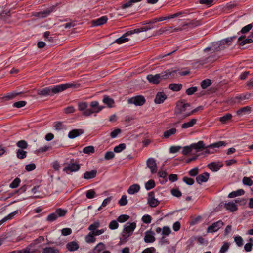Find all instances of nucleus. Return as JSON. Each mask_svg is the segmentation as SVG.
Returning <instances> with one entry per match:
<instances>
[{
  "instance_id": "obj_1",
  "label": "nucleus",
  "mask_w": 253,
  "mask_h": 253,
  "mask_svg": "<svg viewBox=\"0 0 253 253\" xmlns=\"http://www.w3.org/2000/svg\"><path fill=\"white\" fill-rule=\"evenodd\" d=\"M75 86V85L73 84L66 83L61 84L53 86L45 87L42 89L38 90L37 94L40 96H43L48 95L51 96L53 94L62 92L67 88L73 87Z\"/></svg>"
},
{
  "instance_id": "obj_2",
  "label": "nucleus",
  "mask_w": 253,
  "mask_h": 253,
  "mask_svg": "<svg viewBox=\"0 0 253 253\" xmlns=\"http://www.w3.org/2000/svg\"><path fill=\"white\" fill-rule=\"evenodd\" d=\"M136 227L135 222H127L125 225L123 232V236L124 238H127L131 235Z\"/></svg>"
},
{
  "instance_id": "obj_3",
  "label": "nucleus",
  "mask_w": 253,
  "mask_h": 253,
  "mask_svg": "<svg viewBox=\"0 0 253 253\" xmlns=\"http://www.w3.org/2000/svg\"><path fill=\"white\" fill-rule=\"evenodd\" d=\"M227 144V143L225 141H218L215 143H213L205 147V154H212L215 152V148H218L221 146H225Z\"/></svg>"
},
{
  "instance_id": "obj_4",
  "label": "nucleus",
  "mask_w": 253,
  "mask_h": 253,
  "mask_svg": "<svg viewBox=\"0 0 253 253\" xmlns=\"http://www.w3.org/2000/svg\"><path fill=\"white\" fill-rule=\"evenodd\" d=\"M225 48L223 46L221 41L216 42H213L210 47H208L204 49V52L205 53L207 51H211V53H214L215 52L220 51Z\"/></svg>"
},
{
  "instance_id": "obj_5",
  "label": "nucleus",
  "mask_w": 253,
  "mask_h": 253,
  "mask_svg": "<svg viewBox=\"0 0 253 253\" xmlns=\"http://www.w3.org/2000/svg\"><path fill=\"white\" fill-rule=\"evenodd\" d=\"M80 168V166L79 163L74 159H72L67 166L64 168L63 171L66 172L68 171L76 172L79 170Z\"/></svg>"
},
{
  "instance_id": "obj_6",
  "label": "nucleus",
  "mask_w": 253,
  "mask_h": 253,
  "mask_svg": "<svg viewBox=\"0 0 253 253\" xmlns=\"http://www.w3.org/2000/svg\"><path fill=\"white\" fill-rule=\"evenodd\" d=\"M90 107L91 108L89 109V110L86 112V115H91L93 113H98L104 107V106H99L98 102L96 101L91 102L90 104Z\"/></svg>"
},
{
  "instance_id": "obj_7",
  "label": "nucleus",
  "mask_w": 253,
  "mask_h": 253,
  "mask_svg": "<svg viewBox=\"0 0 253 253\" xmlns=\"http://www.w3.org/2000/svg\"><path fill=\"white\" fill-rule=\"evenodd\" d=\"M127 102L128 104H133L136 106H142L145 103L146 100L144 96L138 95L129 98Z\"/></svg>"
},
{
  "instance_id": "obj_8",
  "label": "nucleus",
  "mask_w": 253,
  "mask_h": 253,
  "mask_svg": "<svg viewBox=\"0 0 253 253\" xmlns=\"http://www.w3.org/2000/svg\"><path fill=\"white\" fill-rule=\"evenodd\" d=\"M190 107V104L185 103L183 101H178L176 103L175 109V113L176 115H182L187 107Z\"/></svg>"
},
{
  "instance_id": "obj_9",
  "label": "nucleus",
  "mask_w": 253,
  "mask_h": 253,
  "mask_svg": "<svg viewBox=\"0 0 253 253\" xmlns=\"http://www.w3.org/2000/svg\"><path fill=\"white\" fill-rule=\"evenodd\" d=\"M224 225L223 222L221 220L213 223L211 225L209 226L207 229V232L213 233L217 231Z\"/></svg>"
},
{
  "instance_id": "obj_10",
  "label": "nucleus",
  "mask_w": 253,
  "mask_h": 253,
  "mask_svg": "<svg viewBox=\"0 0 253 253\" xmlns=\"http://www.w3.org/2000/svg\"><path fill=\"white\" fill-rule=\"evenodd\" d=\"M147 202L149 205L153 208L157 206L160 203L157 199L155 198L154 192L153 191L148 193Z\"/></svg>"
},
{
  "instance_id": "obj_11",
  "label": "nucleus",
  "mask_w": 253,
  "mask_h": 253,
  "mask_svg": "<svg viewBox=\"0 0 253 253\" xmlns=\"http://www.w3.org/2000/svg\"><path fill=\"white\" fill-rule=\"evenodd\" d=\"M147 166L150 169L152 174L157 172V166L155 160L153 158H149L146 162Z\"/></svg>"
},
{
  "instance_id": "obj_12",
  "label": "nucleus",
  "mask_w": 253,
  "mask_h": 253,
  "mask_svg": "<svg viewBox=\"0 0 253 253\" xmlns=\"http://www.w3.org/2000/svg\"><path fill=\"white\" fill-rule=\"evenodd\" d=\"M223 164L222 162H212L209 163L207 167L209 168L213 172H216L218 171L222 167Z\"/></svg>"
},
{
  "instance_id": "obj_13",
  "label": "nucleus",
  "mask_w": 253,
  "mask_h": 253,
  "mask_svg": "<svg viewBox=\"0 0 253 253\" xmlns=\"http://www.w3.org/2000/svg\"><path fill=\"white\" fill-rule=\"evenodd\" d=\"M78 110L82 112L83 116L85 117L90 116V115H86L85 113L87 111L89 110V109L87 108L88 105L86 102H80L78 104Z\"/></svg>"
},
{
  "instance_id": "obj_14",
  "label": "nucleus",
  "mask_w": 253,
  "mask_h": 253,
  "mask_svg": "<svg viewBox=\"0 0 253 253\" xmlns=\"http://www.w3.org/2000/svg\"><path fill=\"white\" fill-rule=\"evenodd\" d=\"M155 233L152 231L151 230H150L149 231H147L145 233V236H144V241L146 243H153L155 240V238L154 237Z\"/></svg>"
},
{
  "instance_id": "obj_15",
  "label": "nucleus",
  "mask_w": 253,
  "mask_h": 253,
  "mask_svg": "<svg viewBox=\"0 0 253 253\" xmlns=\"http://www.w3.org/2000/svg\"><path fill=\"white\" fill-rule=\"evenodd\" d=\"M252 38L250 36L248 38H245V36H241L238 39L237 42L240 45L244 46L246 44L252 43L253 41Z\"/></svg>"
},
{
  "instance_id": "obj_16",
  "label": "nucleus",
  "mask_w": 253,
  "mask_h": 253,
  "mask_svg": "<svg viewBox=\"0 0 253 253\" xmlns=\"http://www.w3.org/2000/svg\"><path fill=\"white\" fill-rule=\"evenodd\" d=\"M167 96L163 92H158L155 97L154 102L156 104H161L164 102Z\"/></svg>"
},
{
  "instance_id": "obj_17",
  "label": "nucleus",
  "mask_w": 253,
  "mask_h": 253,
  "mask_svg": "<svg viewBox=\"0 0 253 253\" xmlns=\"http://www.w3.org/2000/svg\"><path fill=\"white\" fill-rule=\"evenodd\" d=\"M209 173L208 172H204L197 176L196 180V182L201 184L203 182H206L208 181L209 178Z\"/></svg>"
},
{
  "instance_id": "obj_18",
  "label": "nucleus",
  "mask_w": 253,
  "mask_h": 253,
  "mask_svg": "<svg viewBox=\"0 0 253 253\" xmlns=\"http://www.w3.org/2000/svg\"><path fill=\"white\" fill-rule=\"evenodd\" d=\"M84 133L82 129H75L70 131L68 133V137L70 139H74L80 136Z\"/></svg>"
},
{
  "instance_id": "obj_19",
  "label": "nucleus",
  "mask_w": 253,
  "mask_h": 253,
  "mask_svg": "<svg viewBox=\"0 0 253 253\" xmlns=\"http://www.w3.org/2000/svg\"><path fill=\"white\" fill-rule=\"evenodd\" d=\"M23 93L22 92L20 91H13L11 92H9L6 95H5L3 97L2 99L4 100L7 101L11 99H12L16 97L17 95H20L21 94Z\"/></svg>"
},
{
  "instance_id": "obj_20",
  "label": "nucleus",
  "mask_w": 253,
  "mask_h": 253,
  "mask_svg": "<svg viewBox=\"0 0 253 253\" xmlns=\"http://www.w3.org/2000/svg\"><path fill=\"white\" fill-rule=\"evenodd\" d=\"M108 20V18L106 16H102L96 20L92 21V25L93 26H100L105 24Z\"/></svg>"
},
{
  "instance_id": "obj_21",
  "label": "nucleus",
  "mask_w": 253,
  "mask_h": 253,
  "mask_svg": "<svg viewBox=\"0 0 253 253\" xmlns=\"http://www.w3.org/2000/svg\"><path fill=\"white\" fill-rule=\"evenodd\" d=\"M59 250L55 247L46 246L43 248L42 253H59Z\"/></svg>"
},
{
  "instance_id": "obj_22",
  "label": "nucleus",
  "mask_w": 253,
  "mask_h": 253,
  "mask_svg": "<svg viewBox=\"0 0 253 253\" xmlns=\"http://www.w3.org/2000/svg\"><path fill=\"white\" fill-rule=\"evenodd\" d=\"M140 187L137 184H134L131 185L127 190V193L129 194L132 195L138 192Z\"/></svg>"
},
{
  "instance_id": "obj_23",
  "label": "nucleus",
  "mask_w": 253,
  "mask_h": 253,
  "mask_svg": "<svg viewBox=\"0 0 253 253\" xmlns=\"http://www.w3.org/2000/svg\"><path fill=\"white\" fill-rule=\"evenodd\" d=\"M66 247L69 251L73 252L77 250L79 248V246L77 242L72 241L67 244Z\"/></svg>"
},
{
  "instance_id": "obj_24",
  "label": "nucleus",
  "mask_w": 253,
  "mask_h": 253,
  "mask_svg": "<svg viewBox=\"0 0 253 253\" xmlns=\"http://www.w3.org/2000/svg\"><path fill=\"white\" fill-rule=\"evenodd\" d=\"M197 121L196 119H192L189 121L183 123L181 126V127L183 129H187L191 127L196 124Z\"/></svg>"
},
{
  "instance_id": "obj_25",
  "label": "nucleus",
  "mask_w": 253,
  "mask_h": 253,
  "mask_svg": "<svg viewBox=\"0 0 253 253\" xmlns=\"http://www.w3.org/2000/svg\"><path fill=\"white\" fill-rule=\"evenodd\" d=\"M97 174L96 170H92L90 171H86L84 174V178L85 179H90L96 177Z\"/></svg>"
},
{
  "instance_id": "obj_26",
  "label": "nucleus",
  "mask_w": 253,
  "mask_h": 253,
  "mask_svg": "<svg viewBox=\"0 0 253 253\" xmlns=\"http://www.w3.org/2000/svg\"><path fill=\"white\" fill-rule=\"evenodd\" d=\"M201 25H202V22L201 20H193L191 21L189 23L184 24L183 25V27L187 26L189 28H193Z\"/></svg>"
},
{
  "instance_id": "obj_27",
  "label": "nucleus",
  "mask_w": 253,
  "mask_h": 253,
  "mask_svg": "<svg viewBox=\"0 0 253 253\" xmlns=\"http://www.w3.org/2000/svg\"><path fill=\"white\" fill-rule=\"evenodd\" d=\"M55 9V6H52L49 8L48 9H46L43 11L40 12L38 13V16L40 17H46L48 15L50 14L51 12L54 11Z\"/></svg>"
},
{
  "instance_id": "obj_28",
  "label": "nucleus",
  "mask_w": 253,
  "mask_h": 253,
  "mask_svg": "<svg viewBox=\"0 0 253 253\" xmlns=\"http://www.w3.org/2000/svg\"><path fill=\"white\" fill-rule=\"evenodd\" d=\"M146 78L150 83L153 84H157L159 83L157 74L155 75L149 74L147 76Z\"/></svg>"
},
{
  "instance_id": "obj_29",
  "label": "nucleus",
  "mask_w": 253,
  "mask_h": 253,
  "mask_svg": "<svg viewBox=\"0 0 253 253\" xmlns=\"http://www.w3.org/2000/svg\"><path fill=\"white\" fill-rule=\"evenodd\" d=\"M177 70H173L171 72H170L169 70H166L161 72L160 74L162 76V79L163 80H166L171 75H174L175 74H177Z\"/></svg>"
},
{
  "instance_id": "obj_30",
  "label": "nucleus",
  "mask_w": 253,
  "mask_h": 253,
  "mask_svg": "<svg viewBox=\"0 0 253 253\" xmlns=\"http://www.w3.org/2000/svg\"><path fill=\"white\" fill-rule=\"evenodd\" d=\"M245 193V191L243 189H238L237 191H233L230 193L228 196L229 198H234L238 196H241Z\"/></svg>"
},
{
  "instance_id": "obj_31",
  "label": "nucleus",
  "mask_w": 253,
  "mask_h": 253,
  "mask_svg": "<svg viewBox=\"0 0 253 253\" xmlns=\"http://www.w3.org/2000/svg\"><path fill=\"white\" fill-rule=\"evenodd\" d=\"M182 87V85L181 84L172 83L169 85V88L173 91H179Z\"/></svg>"
},
{
  "instance_id": "obj_32",
  "label": "nucleus",
  "mask_w": 253,
  "mask_h": 253,
  "mask_svg": "<svg viewBox=\"0 0 253 253\" xmlns=\"http://www.w3.org/2000/svg\"><path fill=\"white\" fill-rule=\"evenodd\" d=\"M191 147L193 148V149H196L197 151H198L202 148L205 149L206 146L203 141H199L196 143L192 144Z\"/></svg>"
},
{
  "instance_id": "obj_33",
  "label": "nucleus",
  "mask_w": 253,
  "mask_h": 253,
  "mask_svg": "<svg viewBox=\"0 0 253 253\" xmlns=\"http://www.w3.org/2000/svg\"><path fill=\"white\" fill-rule=\"evenodd\" d=\"M18 212V210H16L10 214H9L8 215L4 217L3 219H2L1 220H0V225L2 224L3 223L6 222V221L11 219Z\"/></svg>"
},
{
  "instance_id": "obj_34",
  "label": "nucleus",
  "mask_w": 253,
  "mask_h": 253,
  "mask_svg": "<svg viewBox=\"0 0 253 253\" xmlns=\"http://www.w3.org/2000/svg\"><path fill=\"white\" fill-rule=\"evenodd\" d=\"M105 249V245L102 242L99 243L93 249L94 253H100Z\"/></svg>"
},
{
  "instance_id": "obj_35",
  "label": "nucleus",
  "mask_w": 253,
  "mask_h": 253,
  "mask_svg": "<svg viewBox=\"0 0 253 253\" xmlns=\"http://www.w3.org/2000/svg\"><path fill=\"white\" fill-rule=\"evenodd\" d=\"M85 241L87 243H92L95 242L96 238L94 237V235L93 232H90L85 237Z\"/></svg>"
},
{
  "instance_id": "obj_36",
  "label": "nucleus",
  "mask_w": 253,
  "mask_h": 253,
  "mask_svg": "<svg viewBox=\"0 0 253 253\" xmlns=\"http://www.w3.org/2000/svg\"><path fill=\"white\" fill-rule=\"evenodd\" d=\"M225 207L228 210H229L231 212H234L237 211V206L233 202H229L225 204Z\"/></svg>"
},
{
  "instance_id": "obj_37",
  "label": "nucleus",
  "mask_w": 253,
  "mask_h": 253,
  "mask_svg": "<svg viewBox=\"0 0 253 253\" xmlns=\"http://www.w3.org/2000/svg\"><path fill=\"white\" fill-rule=\"evenodd\" d=\"M176 132H177V130L176 128H172L170 129L166 130L164 132L163 135L165 138H168L169 137H170V136L175 134Z\"/></svg>"
},
{
  "instance_id": "obj_38",
  "label": "nucleus",
  "mask_w": 253,
  "mask_h": 253,
  "mask_svg": "<svg viewBox=\"0 0 253 253\" xmlns=\"http://www.w3.org/2000/svg\"><path fill=\"white\" fill-rule=\"evenodd\" d=\"M103 102L108 105L109 107H111L113 104L114 103V100L107 95L103 96Z\"/></svg>"
},
{
  "instance_id": "obj_39",
  "label": "nucleus",
  "mask_w": 253,
  "mask_h": 253,
  "mask_svg": "<svg viewBox=\"0 0 253 253\" xmlns=\"http://www.w3.org/2000/svg\"><path fill=\"white\" fill-rule=\"evenodd\" d=\"M237 38V36H234L230 37L227 38L225 39L221 40V43H222L223 46L225 44L229 46L231 44L232 42Z\"/></svg>"
},
{
  "instance_id": "obj_40",
  "label": "nucleus",
  "mask_w": 253,
  "mask_h": 253,
  "mask_svg": "<svg viewBox=\"0 0 253 253\" xmlns=\"http://www.w3.org/2000/svg\"><path fill=\"white\" fill-rule=\"evenodd\" d=\"M16 145L20 148L19 149L22 150L26 149L28 146L27 142L24 140H21L18 141L16 143Z\"/></svg>"
},
{
  "instance_id": "obj_41",
  "label": "nucleus",
  "mask_w": 253,
  "mask_h": 253,
  "mask_svg": "<svg viewBox=\"0 0 253 253\" xmlns=\"http://www.w3.org/2000/svg\"><path fill=\"white\" fill-rule=\"evenodd\" d=\"M16 156L20 159H23L26 157L27 152L22 149H18L16 152Z\"/></svg>"
},
{
  "instance_id": "obj_42",
  "label": "nucleus",
  "mask_w": 253,
  "mask_h": 253,
  "mask_svg": "<svg viewBox=\"0 0 253 253\" xmlns=\"http://www.w3.org/2000/svg\"><path fill=\"white\" fill-rule=\"evenodd\" d=\"M203 109V106H198L196 108H195V109L192 110L191 112H189V113H186L185 114H184L183 115H182L181 116V118L183 119V118H185L188 116H189L191 115H192L193 114H194V113L200 110H202Z\"/></svg>"
},
{
  "instance_id": "obj_43",
  "label": "nucleus",
  "mask_w": 253,
  "mask_h": 253,
  "mask_svg": "<svg viewBox=\"0 0 253 253\" xmlns=\"http://www.w3.org/2000/svg\"><path fill=\"white\" fill-rule=\"evenodd\" d=\"M126 36L125 33L122 36L117 39L115 42L119 44L125 43L129 41V39L126 38Z\"/></svg>"
},
{
  "instance_id": "obj_44",
  "label": "nucleus",
  "mask_w": 253,
  "mask_h": 253,
  "mask_svg": "<svg viewBox=\"0 0 253 253\" xmlns=\"http://www.w3.org/2000/svg\"><path fill=\"white\" fill-rule=\"evenodd\" d=\"M192 150L191 144L189 146H184L182 148V153L183 155H187L192 153Z\"/></svg>"
},
{
  "instance_id": "obj_45",
  "label": "nucleus",
  "mask_w": 253,
  "mask_h": 253,
  "mask_svg": "<svg viewBox=\"0 0 253 253\" xmlns=\"http://www.w3.org/2000/svg\"><path fill=\"white\" fill-rule=\"evenodd\" d=\"M155 186V183L154 180L150 179L147 181L145 185V187L147 190H151Z\"/></svg>"
},
{
  "instance_id": "obj_46",
  "label": "nucleus",
  "mask_w": 253,
  "mask_h": 253,
  "mask_svg": "<svg viewBox=\"0 0 253 253\" xmlns=\"http://www.w3.org/2000/svg\"><path fill=\"white\" fill-rule=\"evenodd\" d=\"M232 117V115L230 113H226L223 116L220 118L219 120L222 123H226L230 120Z\"/></svg>"
},
{
  "instance_id": "obj_47",
  "label": "nucleus",
  "mask_w": 253,
  "mask_h": 253,
  "mask_svg": "<svg viewBox=\"0 0 253 253\" xmlns=\"http://www.w3.org/2000/svg\"><path fill=\"white\" fill-rule=\"evenodd\" d=\"M251 110V108L249 106H246L241 108L237 111V114L239 116H242L245 114L246 112H249Z\"/></svg>"
},
{
  "instance_id": "obj_48",
  "label": "nucleus",
  "mask_w": 253,
  "mask_h": 253,
  "mask_svg": "<svg viewBox=\"0 0 253 253\" xmlns=\"http://www.w3.org/2000/svg\"><path fill=\"white\" fill-rule=\"evenodd\" d=\"M100 227V223L99 221L94 222L91 224L88 228V229L91 232H94L97 230V228Z\"/></svg>"
},
{
  "instance_id": "obj_49",
  "label": "nucleus",
  "mask_w": 253,
  "mask_h": 253,
  "mask_svg": "<svg viewBox=\"0 0 253 253\" xmlns=\"http://www.w3.org/2000/svg\"><path fill=\"white\" fill-rule=\"evenodd\" d=\"M55 212L57 215V217H59L65 216L67 212V211L66 210L62 209L61 208H59L57 209Z\"/></svg>"
},
{
  "instance_id": "obj_50",
  "label": "nucleus",
  "mask_w": 253,
  "mask_h": 253,
  "mask_svg": "<svg viewBox=\"0 0 253 253\" xmlns=\"http://www.w3.org/2000/svg\"><path fill=\"white\" fill-rule=\"evenodd\" d=\"M211 84V81L210 79H207L202 81L201 83V86L203 89H206L210 86Z\"/></svg>"
},
{
  "instance_id": "obj_51",
  "label": "nucleus",
  "mask_w": 253,
  "mask_h": 253,
  "mask_svg": "<svg viewBox=\"0 0 253 253\" xmlns=\"http://www.w3.org/2000/svg\"><path fill=\"white\" fill-rule=\"evenodd\" d=\"M83 152L88 154L93 153L94 152V148L92 146H86L83 149Z\"/></svg>"
},
{
  "instance_id": "obj_52",
  "label": "nucleus",
  "mask_w": 253,
  "mask_h": 253,
  "mask_svg": "<svg viewBox=\"0 0 253 253\" xmlns=\"http://www.w3.org/2000/svg\"><path fill=\"white\" fill-rule=\"evenodd\" d=\"M145 30L143 29V28L135 29L133 30L128 31L125 33L126 36H129L132 34L139 33L141 32H144Z\"/></svg>"
},
{
  "instance_id": "obj_53",
  "label": "nucleus",
  "mask_w": 253,
  "mask_h": 253,
  "mask_svg": "<svg viewBox=\"0 0 253 253\" xmlns=\"http://www.w3.org/2000/svg\"><path fill=\"white\" fill-rule=\"evenodd\" d=\"M126 148V144L125 143L120 144L119 145L115 146L114 148V151L116 153H119Z\"/></svg>"
},
{
  "instance_id": "obj_54",
  "label": "nucleus",
  "mask_w": 253,
  "mask_h": 253,
  "mask_svg": "<svg viewBox=\"0 0 253 253\" xmlns=\"http://www.w3.org/2000/svg\"><path fill=\"white\" fill-rule=\"evenodd\" d=\"M54 128L55 130L59 131L65 129L66 127L61 122H57L54 126Z\"/></svg>"
},
{
  "instance_id": "obj_55",
  "label": "nucleus",
  "mask_w": 253,
  "mask_h": 253,
  "mask_svg": "<svg viewBox=\"0 0 253 253\" xmlns=\"http://www.w3.org/2000/svg\"><path fill=\"white\" fill-rule=\"evenodd\" d=\"M127 197L126 195H123L121 199L119 200L118 203L120 205V206H125L127 204Z\"/></svg>"
},
{
  "instance_id": "obj_56",
  "label": "nucleus",
  "mask_w": 253,
  "mask_h": 253,
  "mask_svg": "<svg viewBox=\"0 0 253 253\" xmlns=\"http://www.w3.org/2000/svg\"><path fill=\"white\" fill-rule=\"evenodd\" d=\"M213 58L212 56H208L206 57H203L200 62H201L202 63L204 64L210 62H212L214 61V59H212Z\"/></svg>"
},
{
  "instance_id": "obj_57",
  "label": "nucleus",
  "mask_w": 253,
  "mask_h": 253,
  "mask_svg": "<svg viewBox=\"0 0 253 253\" xmlns=\"http://www.w3.org/2000/svg\"><path fill=\"white\" fill-rule=\"evenodd\" d=\"M27 104V102L25 101H19L13 103V107L17 108H20L25 106Z\"/></svg>"
},
{
  "instance_id": "obj_58",
  "label": "nucleus",
  "mask_w": 253,
  "mask_h": 253,
  "mask_svg": "<svg viewBox=\"0 0 253 253\" xmlns=\"http://www.w3.org/2000/svg\"><path fill=\"white\" fill-rule=\"evenodd\" d=\"M242 181H243V183L244 185L249 186L252 185L253 184V180L250 178L247 177H244L243 178Z\"/></svg>"
},
{
  "instance_id": "obj_59",
  "label": "nucleus",
  "mask_w": 253,
  "mask_h": 253,
  "mask_svg": "<svg viewBox=\"0 0 253 253\" xmlns=\"http://www.w3.org/2000/svg\"><path fill=\"white\" fill-rule=\"evenodd\" d=\"M229 248V244L228 242H224L223 245L220 248L219 253H225Z\"/></svg>"
},
{
  "instance_id": "obj_60",
  "label": "nucleus",
  "mask_w": 253,
  "mask_h": 253,
  "mask_svg": "<svg viewBox=\"0 0 253 253\" xmlns=\"http://www.w3.org/2000/svg\"><path fill=\"white\" fill-rule=\"evenodd\" d=\"M198 90V88L196 86L191 87L188 88L186 90V93L188 95H193L195 92H196Z\"/></svg>"
},
{
  "instance_id": "obj_61",
  "label": "nucleus",
  "mask_w": 253,
  "mask_h": 253,
  "mask_svg": "<svg viewBox=\"0 0 253 253\" xmlns=\"http://www.w3.org/2000/svg\"><path fill=\"white\" fill-rule=\"evenodd\" d=\"M234 241L236 242L237 245L241 247L243 245V240L241 236H237L234 237Z\"/></svg>"
},
{
  "instance_id": "obj_62",
  "label": "nucleus",
  "mask_w": 253,
  "mask_h": 253,
  "mask_svg": "<svg viewBox=\"0 0 253 253\" xmlns=\"http://www.w3.org/2000/svg\"><path fill=\"white\" fill-rule=\"evenodd\" d=\"M183 181L188 185H192L194 183V180L191 178L185 176L183 178Z\"/></svg>"
},
{
  "instance_id": "obj_63",
  "label": "nucleus",
  "mask_w": 253,
  "mask_h": 253,
  "mask_svg": "<svg viewBox=\"0 0 253 253\" xmlns=\"http://www.w3.org/2000/svg\"><path fill=\"white\" fill-rule=\"evenodd\" d=\"M96 196V192L92 189L89 190L86 192V196L88 199H92Z\"/></svg>"
},
{
  "instance_id": "obj_64",
  "label": "nucleus",
  "mask_w": 253,
  "mask_h": 253,
  "mask_svg": "<svg viewBox=\"0 0 253 253\" xmlns=\"http://www.w3.org/2000/svg\"><path fill=\"white\" fill-rule=\"evenodd\" d=\"M129 218L128 215L126 214H123L119 216L117 219V220L121 223L127 221Z\"/></svg>"
}]
</instances>
